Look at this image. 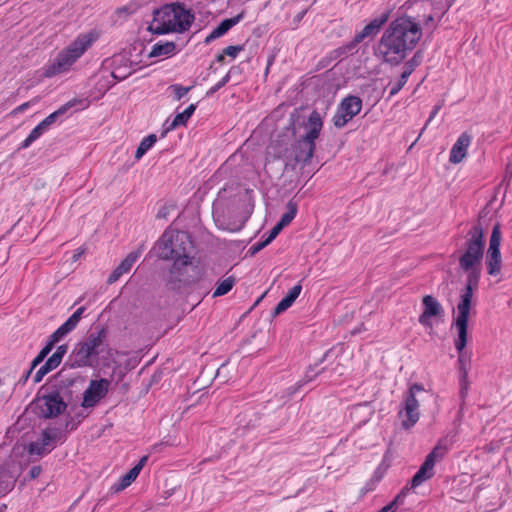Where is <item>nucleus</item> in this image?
Listing matches in <instances>:
<instances>
[{
	"label": "nucleus",
	"mask_w": 512,
	"mask_h": 512,
	"mask_svg": "<svg viewBox=\"0 0 512 512\" xmlns=\"http://www.w3.org/2000/svg\"><path fill=\"white\" fill-rule=\"evenodd\" d=\"M422 28L409 16L397 17L385 29L378 43L376 55L391 66L401 64L414 50L422 37Z\"/></svg>",
	"instance_id": "f257e3e1"
},
{
	"label": "nucleus",
	"mask_w": 512,
	"mask_h": 512,
	"mask_svg": "<svg viewBox=\"0 0 512 512\" xmlns=\"http://www.w3.org/2000/svg\"><path fill=\"white\" fill-rule=\"evenodd\" d=\"M388 13H383L380 17L373 19L369 24H367L361 32L355 35L353 40L349 42L346 46L348 51L353 50L356 46L362 42L365 38L369 36L376 35L380 28L387 22Z\"/></svg>",
	"instance_id": "dca6fc26"
},
{
	"label": "nucleus",
	"mask_w": 512,
	"mask_h": 512,
	"mask_svg": "<svg viewBox=\"0 0 512 512\" xmlns=\"http://www.w3.org/2000/svg\"><path fill=\"white\" fill-rule=\"evenodd\" d=\"M471 140L472 136L468 132H463L451 148L449 162L453 164L460 163L467 154Z\"/></svg>",
	"instance_id": "412c9836"
},
{
	"label": "nucleus",
	"mask_w": 512,
	"mask_h": 512,
	"mask_svg": "<svg viewBox=\"0 0 512 512\" xmlns=\"http://www.w3.org/2000/svg\"><path fill=\"white\" fill-rule=\"evenodd\" d=\"M229 80H230V72H228L217 84H215L213 87H211L207 91L206 97L212 96L214 93H216L222 87H224L229 82Z\"/></svg>",
	"instance_id": "49530a36"
},
{
	"label": "nucleus",
	"mask_w": 512,
	"mask_h": 512,
	"mask_svg": "<svg viewBox=\"0 0 512 512\" xmlns=\"http://www.w3.org/2000/svg\"><path fill=\"white\" fill-rule=\"evenodd\" d=\"M68 351V345L63 344L57 347L56 351L46 360L34 376V382L39 383L43 377L50 371L56 369L62 362L63 357Z\"/></svg>",
	"instance_id": "f3484780"
},
{
	"label": "nucleus",
	"mask_w": 512,
	"mask_h": 512,
	"mask_svg": "<svg viewBox=\"0 0 512 512\" xmlns=\"http://www.w3.org/2000/svg\"><path fill=\"white\" fill-rule=\"evenodd\" d=\"M244 17V12L236 15L232 18H227L222 20L216 28L212 30V32L206 37L205 43H210L211 41L225 35L232 27H234L237 23L241 21Z\"/></svg>",
	"instance_id": "5701e85b"
},
{
	"label": "nucleus",
	"mask_w": 512,
	"mask_h": 512,
	"mask_svg": "<svg viewBox=\"0 0 512 512\" xmlns=\"http://www.w3.org/2000/svg\"><path fill=\"white\" fill-rule=\"evenodd\" d=\"M502 240L501 225L497 222L492 229L489 239V246L486 252L485 265L487 273L496 276L501 272L502 258L500 253V245Z\"/></svg>",
	"instance_id": "6e6552de"
},
{
	"label": "nucleus",
	"mask_w": 512,
	"mask_h": 512,
	"mask_svg": "<svg viewBox=\"0 0 512 512\" xmlns=\"http://www.w3.org/2000/svg\"><path fill=\"white\" fill-rule=\"evenodd\" d=\"M136 11V7L132 4L125 5L116 9V13L120 16L125 14L126 16L133 14Z\"/></svg>",
	"instance_id": "6e6d98bb"
},
{
	"label": "nucleus",
	"mask_w": 512,
	"mask_h": 512,
	"mask_svg": "<svg viewBox=\"0 0 512 512\" xmlns=\"http://www.w3.org/2000/svg\"><path fill=\"white\" fill-rule=\"evenodd\" d=\"M141 255V249L138 251H132L130 252L125 259L121 261V263L117 266L119 270H121L123 273H127L131 270L133 264L137 261V259Z\"/></svg>",
	"instance_id": "4c0bfd02"
},
{
	"label": "nucleus",
	"mask_w": 512,
	"mask_h": 512,
	"mask_svg": "<svg viewBox=\"0 0 512 512\" xmlns=\"http://www.w3.org/2000/svg\"><path fill=\"white\" fill-rule=\"evenodd\" d=\"M467 342L459 346V336L455 340V348L458 351V363H459V370H460V383H461V390L460 394L462 397H464L467 393V377H468V365L470 364V358L467 355V353L464 351L466 347Z\"/></svg>",
	"instance_id": "aec40b11"
},
{
	"label": "nucleus",
	"mask_w": 512,
	"mask_h": 512,
	"mask_svg": "<svg viewBox=\"0 0 512 512\" xmlns=\"http://www.w3.org/2000/svg\"><path fill=\"white\" fill-rule=\"evenodd\" d=\"M423 312L419 316V323L426 328H432L433 323L431 319L433 317H442L444 314L443 307L439 301L431 295H425L422 298Z\"/></svg>",
	"instance_id": "2eb2a0df"
},
{
	"label": "nucleus",
	"mask_w": 512,
	"mask_h": 512,
	"mask_svg": "<svg viewBox=\"0 0 512 512\" xmlns=\"http://www.w3.org/2000/svg\"><path fill=\"white\" fill-rule=\"evenodd\" d=\"M52 349L53 348L46 343V345L40 350L38 355L32 360L31 368L35 369L39 364H41L44 361V359L48 356V354L52 351Z\"/></svg>",
	"instance_id": "37998d69"
},
{
	"label": "nucleus",
	"mask_w": 512,
	"mask_h": 512,
	"mask_svg": "<svg viewBox=\"0 0 512 512\" xmlns=\"http://www.w3.org/2000/svg\"><path fill=\"white\" fill-rule=\"evenodd\" d=\"M243 49V45L228 46L223 50V52L225 55L235 58Z\"/></svg>",
	"instance_id": "3c124183"
},
{
	"label": "nucleus",
	"mask_w": 512,
	"mask_h": 512,
	"mask_svg": "<svg viewBox=\"0 0 512 512\" xmlns=\"http://www.w3.org/2000/svg\"><path fill=\"white\" fill-rule=\"evenodd\" d=\"M290 142V136L288 133L278 135L271 143V148L274 150V155L278 158L282 157L288 151V144Z\"/></svg>",
	"instance_id": "7c9ffc66"
},
{
	"label": "nucleus",
	"mask_w": 512,
	"mask_h": 512,
	"mask_svg": "<svg viewBox=\"0 0 512 512\" xmlns=\"http://www.w3.org/2000/svg\"><path fill=\"white\" fill-rule=\"evenodd\" d=\"M235 283L236 279L234 276H229L226 279L220 281L213 293V297L226 295L228 292L232 290Z\"/></svg>",
	"instance_id": "72a5a7b5"
},
{
	"label": "nucleus",
	"mask_w": 512,
	"mask_h": 512,
	"mask_svg": "<svg viewBox=\"0 0 512 512\" xmlns=\"http://www.w3.org/2000/svg\"><path fill=\"white\" fill-rule=\"evenodd\" d=\"M433 476V473H429L420 467L419 470L412 477L410 481V486L411 488H416L417 486L421 485L424 481L432 478Z\"/></svg>",
	"instance_id": "ea45409f"
},
{
	"label": "nucleus",
	"mask_w": 512,
	"mask_h": 512,
	"mask_svg": "<svg viewBox=\"0 0 512 512\" xmlns=\"http://www.w3.org/2000/svg\"><path fill=\"white\" fill-rule=\"evenodd\" d=\"M302 291L301 284H297L294 287H292L288 293L285 295L292 303L295 302V300L298 298Z\"/></svg>",
	"instance_id": "09e8293b"
},
{
	"label": "nucleus",
	"mask_w": 512,
	"mask_h": 512,
	"mask_svg": "<svg viewBox=\"0 0 512 512\" xmlns=\"http://www.w3.org/2000/svg\"><path fill=\"white\" fill-rule=\"evenodd\" d=\"M41 436H43L54 449L58 442L63 443L67 438L65 429L56 426L46 427L41 431Z\"/></svg>",
	"instance_id": "cd10ccee"
},
{
	"label": "nucleus",
	"mask_w": 512,
	"mask_h": 512,
	"mask_svg": "<svg viewBox=\"0 0 512 512\" xmlns=\"http://www.w3.org/2000/svg\"><path fill=\"white\" fill-rule=\"evenodd\" d=\"M308 123L310 126L308 132L292 145L294 157L286 163V169L295 170L298 163H302L303 166L311 163L316 148L315 140L319 137L323 126L320 113L313 110L309 115Z\"/></svg>",
	"instance_id": "20e7f679"
},
{
	"label": "nucleus",
	"mask_w": 512,
	"mask_h": 512,
	"mask_svg": "<svg viewBox=\"0 0 512 512\" xmlns=\"http://www.w3.org/2000/svg\"><path fill=\"white\" fill-rule=\"evenodd\" d=\"M41 472H42V467L40 465L33 466V467H31V469H30V471L28 473V478L30 480L36 479V478L39 477Z\"/></svg>",
	"instance_id": "680f3d73"
},
{
	"label": "nucleus",
	"mask_w": 512,
	"mask_h": 512,
	"mask_svg": "<svg viewBox=\"0 0 512 512\" xmlns=\"http://www.w3.org/2000/svg\"><path fill=\"white\" fill-rule=\"evenodd\" d=\"M397 506L398 505L394 504V502L392 500L389 504H387L386 506L381 508L378 512H395V508Z\"/></svg>",
	"instance_id": "69168bd1"
},
{
	"label": "nucleus",
	"mask_w": 512,
	"mask_h": 512,
	"mask_svg": "<svg viewBox=\"0 0 512 512\" xmlns=\"http://www.w3.org/2000/svg\"><path fill=\"white\" fill-rule=\"evenodd\" d=\"M422 59H423L422 51L421 50L416 51L415 54L413 55V57L405 62L402 72H406L407 75L410 76L414 72V70L421 64Z\"/></svg>",
	"instance_id": "58836bf2"
},
{
	"label": "nucleus",
	"mask_w": 512,
	"mask_h": 512,
	"mask_svg": "<svg viewBox=\"0 0 512 512\" xmlns=\"http://www.w3.org/2000/svg\"><path fill=\"white\" fill-rule=\"evenodd\" d=\"M362 99L358 96L349 95L339 104L332 121L336 128H343L350 120L360 113Z\"/></svg>",
	"instance_id": "9d476101"
},
{
	"label": "nucleus",
	"mask_w": 512,
	"mask_h": 512,
	"mask_svg": "<svg viewBox=\"0 0 512 512\" xmlns=\"http://www.w3.org/2000/svg\"><path fill=\"white\" fill-rule=\"evenodd\" d=\"M444 105V100H440L432 109L430 116L424 126V128L428 125V123L437 115V113L442 109Z\"/></svg>",
	"instance_id": "bf43d9fd"
},
{
	"label": "nucleus",
	"mask_w": 512,
	"mask_h": 512,
	"mask_svg": "<svg viewBox=\"0 0 512 512\" xmlns=\"http://www.w3.org/2000/svg\"><path fill=\"white\" fill-rule=\"evenodd\" d=\"M85 309H86V308H85L84 306H82V307L78 308V309H77V310H76V311H75V312H74V313H73V314H72V315H71V316H70V317H69V318L64 322V323H65V325H67V326L70 328V330H71V331H73V330L77 327V325H78L79 321H80V320H81V318H82V314L84 313Z\"/></svg>",
	"instance_id": "a19ab883"
},
{
	"label": "nucleus",
	"mask_w": 512,
	"mask_h": 512,
	"mask_svg": "<svg viewBox=\"0 0 512 512\" xmlns=\"http://www.w3.org/2000/svg\"><path fill=\"white\" fill-rule=\"evenodd\" d=\"M54 450L51 444L41 436L38 440L30 442L26 451L29 456H37L39 458L48 455Z\"/></svg>",
	"instance_id": "a878e982"
},
{
	"label": "nucleus",
	"mask_w": 512,
	"mask_h": 512,
	"mask_svg": "<svg viewBox=\"0 0 512 512\" xmlns=\"http://www.w3.org/2000/svg\"><path fill=\"white\" fill-rule=\"evenodd\" d=\"M108 335V330L104 326L94 327L82 341L86 343L93 351L101 352L100 347L103 345Z\"/></svg>",
	"instance_id": "b1692460"
},
{
	"label": "nucleus",
	"mask_w": 512,
	"mask_h": 512,
	"mask_svg": "<svg viewBox=\"0 0 512 512\" xmlns=\"http://www.w3.org/2000/svg\"><path fill=\"white\" fill-rule=\"evenodd\" d=\"M109 386L110 381L108 379L91 380L83 393L82 407L91 408L96 406L107 395Z\"/></svg>",
	"instance_id": "ddd939ff"
},
{
	"label": "nucleus",
	"mask_w": 512,
	"mask_h": 512,
	"mask_svg": "<svg viewBox=\"0 0 512 512\" xmlns=\"http://www.w3.org/2000/svg\"><path fill=\"white\" fill-rule=\"evenodd\" d=\"M176 51V44L173 41L167 42H158L156 43L151 52L149 53V58L159 57V56H168L174 54Z\"/></svg>",
	"instance_id": "c756f323"
},
{
	"label": "nucleus",
	"mask_w": 512,
	"mask_h": 512,
	"mask_svg": "<svg viewBox=\"0 0 512 512\" xmlns=\"http://www.w3.org/2000/svg\"><path fill=\"white\" fill-rule=\"evenodd\" d=\"M293 303L286 297L284 296L280 302L276 305V307L274 308L273 312H272V316H278L280 315L281 313H283L284 311H286L289 307H291Z\"/></svg>",
	"instance_id": "a18cd8bd"
},
{
	"label": "nucleus",
	"mask_w": 512,
	"mask_h": 512,
	"mask_svg": "<svg viewBox=\"0 0 512 512\" xmlns=\"http://www.w3.org/2000/svg\"><path fill=\"white\" fill-rule=\"evenodd\" d=\"M206 268L201 261L189 258L186 260H176L173 262L167 275L165 284L168 290L183 293L204 280Z\"/></svg>",
	"instance_id": "7ed1b4c3"
},
{
	"label": "nucleus",
	"mask_w": 512,
	"mask_h": 512,
	"mask_svg": "<svg viewBox=\"0 0 512 512\" xmlns=\"http://www.w3.org/2000/svg\"><path fill=\"white\" fill-rule=\"evenodd\" d=\"M61 376L62 371L55 376V382L49 383L48 386L68 405L78 397L80 389L77 387V379H62Z\"/></svg>",
	"instance_id": "4468645a"
},
{
	"label": "nucleus",
	"mask_w": 512,
	"mask_h": 512,
	"mask_svg": "<svg viewBox=\"0 0 512 512\" xmlns=\"http://www.w3.org/2000/svg\"><path fill=\"white\" fill-rule=\"evenodd\" d=\"M195 20L192 9L182 2L164 4L153 11V22L148 30L156 35L188 31Z\"/></svg>",
	"instance_id": "f03ea898"
},
{
	"label": "nucleus",
	"mask_w": 512,
	"mask_h": 512,
	"mask_svg": "<svg viewBox=\"0 0 512 512\" xmlns=\"http://www.w3.org/2000/svg\"><path fill=\"white\" fill-rule=\"evenodd\" d=\"M147 461H148V455L141 457L139 462L134 466V468L140 473L142 468L147 463Z\"/></svg>",
	"instance_id": "0e129e2a"
},
{
	"label": "nucleus",
	"mask_w": 512,
	"mask_h": 512,
	"mask_svg": "<svg viewBox=\"0 0 512 512\" xmlns=\"http://www.w3.org/2000/svg\"><path fill=\"white\" fill-rule=\"evenodd\" d=\"M15 482L16 479L9 470L0 469V488L9 493L14 489Z\"/></svg>",
	"instance_id": "473e14b6"
},
{
	"label": "nucleus",
	"mask_w": 512,
	"mask_h": 512,
	"mask_svg": "<svg viewBox=\"0 0 512 512\" xmlns=\"http://www.w3.org/2000/svg\"><path fill=\"white\" fill-rule=\"evenodd\" d=\"M71 332L70 328L63 323L56 331H54L47 341V344L52 348L60 342L67 334Z\"/></svg>",
	"instance_id": "c9c22d12"
},
{
	"label": "nucleus",
	"mask_w": 512,
	"mask_h": 512,
	"mask_svg": "<svg viewBox=\"0 0 512 512\" xmlns=\"http://www.w3.org/2000/svg\"><path fill=\"white\" fill-rule=\"evenodd\" d=\"M29 106H30V102H25V103L21 104L20 106H18L17 108H15L13 113H15V114L21 113L24 110H26Z\"/></svg>",
	"instance_id": "774afa93"
},
{
	"label": "nucleus",
	"mask_w": 512,
	"mask_h": 512,
	"mask_svg": "<svg viewBox=\"0 0 512 512\" xmlns=\"http://www.w3.org/2000/svg\"><path fill=\"white\" fill-rule=\"evenodd\" d=\"M124 273L119 270L118 267H116L112 272L111 274L109 275L108 279H107V283L108 284H113L115 283L116 281H118V279L123 275Z\"/></svg>",
	"instance_id": "13d9d810"
},
{
	"label": "nucleus",
	"mask_w": 512,
	"mask_h": 512,
	"mask_svg": "<svg viewBox=\"0 0 512 512\" xmlns=\"http://www.w3.org/2000/svg\"><path fill=\"white\" fill-rule=\"evenodd\" d=\"M194 85L184 87L180 84H173L169 89L173 91L176 100L182 99L189 91L193 89Z\"/></svg>",
	"instance_id": "c03bdc74"
},
{
	"label": "nucleus",
	"mask_w": 512,
	"mask_h": 512,
	"mask_svg": "<svg viewBox=\"0 0 512 512\" xmlns=\"http://www.w3.org/2000/svg\"><path fill=\"white\" fill-rule=\"evenodd\" d=\"M95 39L92 33L79 35L66 49L57 54L55 60L45 69L44 76L50 78L68 71Z\"/></svg>",
	"instance_id": "39448f33"
},
{
	"label": "nucleus",
	"mask_w": 512,
	"mask_h": 512,
	"mask_svg": "<svg viewBox=\"0 0 512 512\" xmlns=\"http://www.w3.org/2000/svg\"><path fill=\"white\" fill-rule=\"evenodd\" d=\"M127 487H128V484H126L125 482H123L122 479H120L119 482H117L111 486L110 491H111V493H118V492H121L122 490L126 489Z\"/></svg>",
	"instance_id": "052dcab7"
},
{
	"label": "nucleus",
	"mask_w": 512,
	"mask_h": 512,
	"mask_svg": "<svg viewBox=\"0 0 512 512\" xmlns=\"http://www.w3.org/2000/svg\"><path fill=\"white\" fill-rule=\"evenodd\" d=\"M408 78L409 75H407L406 72L401 73L399 80L391 86L389 98L395 96L404 87V85L407 83Z\"/></svg>",
	"instance_id": "79ce46f5"
},
{
	"label": "nucleus",
	"mask_w": 512,
	"mask_h": 512,
	"mask_svg": "<svg viewBox=\"0 0 512 512\" xmlns=\"http://www.w3.org/2000/svg\"><path fill=\"white\" fill-rule=\"evenodd\" d=\"M297 214V204L293 201H289L287 204V211L281 216L277 222L282 228L289 225Z\"/></svg>",
	"instance_id": "f704fd0d"
},
{
	"label": "nucleus",
	"mask_w": 512,
	"mask_h": 512,
	"mask_svg": "<svg viewBox=\"0 0 512 512\" xmlns=\"http://www.w3.org/2000/svg\"><path fill=\"white\" fill-rule=\"evenodd\" d=\"M482 257H479L474 254H469L464 252L459 257V266L460 268L467 272L466 281L470 280V277L474 276L476 279V283H479L480 275H481V262Z\"/></svg>",
	"instance_id": "a211bd4d"
},
{
	"label": "nucleus",
	"mask_w": 512,
	"mask_h": 512,
	"mask_svg": "<svg viewBox=\"0 0 512 512\" xmlns=\"http://www.w3.org/2000/svg\"><path fill=\"white\" fill-rule=\"evenodd\" d=\"M85 100L83 99H77V98H74L70 101H68L67 103H65L64 105H62L60 108H58L56 111H54L53 113H51L50 115H48L44 120H42L40 123L48 130L49 127L51 125H53L57 119L61 116H63L64 114L67 113V111L76 106V105H82L84 103Z\"/></svg>",
	"instance_id": "393cba45"
},
{
	"label": "nucleus",
	"mask_w": 512,
	"mask_h": 512,
	"mask_svg": "<svg viewBox=\"0 0 512 512\" xmlns=\"http://www.w3.org/2000/svg\"><path fill=\"white\" fill-rule=\"evenodd\" d=\"M196 107V104H191L183 112L177 113L172 122L165 128L161 136L164 137L169 131L176 129L179 126H185L194 114Z\"/></svg>",
	"instance_id": "bb28decb"
},
{
	"label": "nucleus",
	"mask_w": 512,
	"mask_h": 512,
	"mask_svg": "<svg viewBox=\"0 0 512 512\" xmlns=\"http://www.w3.org/2000/svg\"><path fill=\"white\" fill-rule=\"evenodd\" d=\"M34 369H32L31 367L28 369V371L20 378V380L18 381V384H21V385H25L27 380L29 379L32 371Z\"/></svg>",
	"instance_id": "338daca9"
},
{
	"label": "nucleus",
	"mask_w": 512,
	"mask_h": 512,
	"mask_svg": "<svg viewBox=\"0 0 512 512\" xmlns=\"http://www.w3.org/2000/svg\"><path fill=\"white\" fill-rule=\"evenodd\" d=\"M453 438L454 436L450 437L449 435L440 438L428 456L436 461L443 459L454 442Z\"/></svg>",
	"instance_id": "c85d7f7f"
},
{
	"label": "nucleus",
	"mask_w": 512,
	"mask_h": 512,
	"mask_svg": "<svg viewBox=\"0 0 512 512\" xmlns=\"http://www.w3.org/2000/svg\"><path fill=\"white\" fill-rule=\"evenodd\" d=\"M282 229L283 228L278 223H276V225L269 231L268 236L265 238L267 243L270 244L278 236Z\"/></svg>",
	"instance_id": "5fc2aeb1"
},
{
	"label": "nucleus",
	"mask_w": 512,
	"mask_h": 512,
	"mask_svg": "<svg viewBox=\"0 0 512 512\" xmlns=\"http://www.w3.org/2000/svg\"><path fill=\"white\" fill-rule=\"evenodd\" d=\"M98 356L99 352L93 351L86 343L80 341L74 346L64 368L93 367L97 363Z\"/></svg>",
	"instance_id": "f8f14e48"
},
{
	"label": "nucleus",
	"mask_w": 512,
	"mask_h": 512,
	"mask_svg": "<svg viewBox=\"0 0 512 512\" xmlns=\"http://www.w3.org/2000/svg\"><path fill=\"white\" fill-rule=\"evenodd\" d=\"M488 215V212L483 209L479 212L476 223L467 233V239L464 244V252L474 254L483 258L485 249V233L483 220Z\"/></svg>",
	"instance_id": "1a4fd4ad"
},
{
	"label": "nucleus",
	"mask_w": 512,
	"mask_h": 512,
	"mask_svg": "<svg viewBox=\"0 0 512 512\" xmlns=\"http://www.w3.org/2000/svg\"><path fill=\"white\" fill-rule=\"evenodd\" d=\"M478 284L479 283H476L474 276L470 277V280L466 281L465 288L457 305L458 315L454 323L459 334V346H462L467 342L468 321L473 291L474 289H477Z\"/></svg>",
	"instance_id": "0eeeda50"
},
{
	"label": "nucleus",
	"mask_w": 512,
	"mask_h": 512,
	"mask_svg": "<svg viewBox=\"0 0 512 512\" xmlns=\"http://www.w3.org/2000/svg\"><path fill=\"white\" fill-rule=\"evenodd\" d=\"M80 422H81L80 419L76 421L75 418L72 416L67 417L66 422H65V428H64L66 433L68 431H73V430L77 429Z\"/></svg>",
	"instance_id": "864d4df0"
},
{
	"label": "nucleus",
	"mask_w": 512,
	"mask_h": 512,
	"mask_svg": "<svg viewBox=\"0 0 512 512\" xmlns=\"http://www.w3.org/2000/svg\"><path fill=\"white\" fill-rule=\"evenodd\" d=\"M424 391V387L422 384L414 383L412 384L404 399V415L405 419L402 420V427L405 430H409L413 427L419 420V402L416 399V393Z\"/></svg>",
	"instance_id": "9b49d317"
},
{
	"label": "nucleus",
	"mask_w": 512,
	"mask_h": 512,
	"mask_svg": "<svg viewBox=\"0 0 512 512\" xmlns=\"http://www.w3.org/2000/svg\"><path fill=\"white\" fill-rule=\"evenodd\" d=\"M269 244L267 243V241L264 239L262 241H259L257 243H255L254 245H252L249 250H248V254L250 256H254L255 254H257L258 252H260L262 249H264L266 246H268Z\"/></svg>",
	"instance_id": "8fccbe9b"
},
{
	"label": "nucleus",
	"mask_w": 512,
	"mask_h": 512,
	"mask_svg": "<svg viewBox=\"0 0 512 512\" xmlns=\"http://www.w3.org/2000/svg\"><path fill=\"white\" fill-rule=\"evenodd\" d=\"M436 460H434L432 457L426 456L424 462L420 466L422 469L429 473L434 474V466H435Z\"/></svg>",
	"instance_id": "603ef678"
},
{
	"label": "nucleus",
	"mask_w": 512,
	"mask_h": 512,
	"mask_svg": "<svg viewBox=\"0 0 512 512\" xmlns=\"http://www.w3.org/2000/svg\"><path fill=\"white\" fill-rule=\"evenodd\" d=\"M156 141L157 137L155 134H150L143 138L136 150L135 159L140 160L145 155V153L155 144Z\"/></svg>",
	"instance_id": "2f4dec72"
},
{
	"label": "nucleus",
	"mask_w": 512,
	"mask_h": 512,
	"mask_svg": "<svg viewBox=\"0 0 512 512\" xmlns=\"http://www.w3.org/2000/svg\"><path fill=\"white\" fill-rule=\"evenodd\" d=\"M384 472L378 467L371 478L372 483H378L383 478Z\"/></svg>",
	"instance_id": "e2e57ef3"
},
{
	"label": "nucleus",
	"mask_w": 512,
	"mask_h": 512,
	"mask_svg": "<svg viewBox=\"0 0 512 512\" xmlns=\"http://www.w3.org/2000/svg\"><path fill=\"white\" fill-rule=\"evenodd\" d=\"M138 475L139 472L133 467L124 476H122L121 479L123 480V482L128 484V486H130L132 482L136 480Z\"/></svg>",
	"instance_id": "de8ad7c7"
},
{
	"label": "nucleus",
	"mask_w": 512,
	"mask_h": 512,
	"mask_svg": "<svg viewBox=\"0 0 512 512\" xmlns=\"http://www.w3.org/2000/svg\"><path fill=\"white\" fill-rule=\"evenodd\" d=\"M169 240H172L171 247L179 250V256H175L174 261L191 258L189 253L192 248V240L188 233L177 231L175 234H170Z\"/></svg>",
	"instance_id": "6ab92c4d"
},
{
	"label": "nucleus",
	"mask_w": 512,
	"mask_h": 512,
	"mask_svg": "<svg viewBox=\"0 0 512 512\" xmlns=\"http://www.w3.org/2000/svg\"><path fill=\"white\" fill-rule=\"evenodd\" d=\"M169 237L170 234L168 232H164L153 248L159 259L174 260L175 256H179V250L171 247L172 240H169Z\"/></svg>",
	"instance_id": "4be33fe9"
},
{
	"label": "nucleus",
	"mask_w": 512,
	"mask_h": 512,
	"mask_svg": "<svg viewBox=\"0 0 512 512\" xmlns=\"http://www.w3.org/2000/svg\"><path fill=\"white\" fill-rule=\"evenodd\" d=\"M410 488L404 487L393 499L394 504L402 505L404 503L405 497L408 494Z\"/></svg>",
	"instance_id": "4d7b16f0"
},
{
	"label": "nucleus",
	"mask_w": 512,
	"mask_h": 512,
	"mask_svg": "<svg viewBox=\"0 0 512 512\" xmlns=\"http://www.w3.org/2000/svg\"><path fill=\"white\" fill-rule=\"evenodd\" d=\"M32 405L37 410L38 416L44 419L56 418L67 408V402H63L48 384L41 386Z\"/></svg>",
	"instance_id": "423d86ee"
},
{
	"label": "nucleus",
	"mask_w": 512,
	"mask_h": 512,
	"mask_svg": "<svg viewBox=\"0 0 512 512\" xmlns=\"http://www.w3.org/2000/svg\"><path fill=\"white\" fill-rule=\"evenodd\" d=\"M47 129L39 123L28 135V137L19 146L20 149L28 148L34 141H36Z\"/></svg>",
	"instance_id": "e433bc0d"
}]
</instances>
